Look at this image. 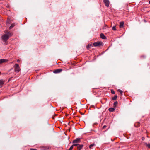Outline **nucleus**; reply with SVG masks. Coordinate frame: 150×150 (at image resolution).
Returning a JSON list of instances; mask_svg holds the SVG:
<instances>
[{
  "instance_id": "f257e3e1",
  "label": "nucleus",
  "mask_w": 150,
  "mask_h": 150,
  "mask_svg": "<svg viewBox=\"0 0 150 150\" xmlns=\"http://www.w3.org/2000/svg\"><path fill=\"white\" fill-rule=\"evenodd\" d=\"M5 34L1 36V40L4 42H6L9 39L10 37L12 35V33L8 32H5Z\"/></svg>"
},
{
  "instance_id": "f03ea898",
  "label": "nucleus",
  "mask_w": 150,
  "mask_h": 150,
  "mask_svg": "<svg viewBox=\"0 0 150 150\" xmlns=\"http://www.w3.org/2000/svg\"><path fill=\"white\" fill-rule=\"evenodd\" d=\"M20 70V67L19 65L16 64L15 66V71L16 72H19Z\"/></svg>"
},
{
  "instance_id": "7ed1b4c3",
  "label": "nucleus",
  "mask_w": 150,
  "mask_h": 150,
  "mask_svg": "<svg viewBox=\"0 0 150 150\" xmlns=\"http://www.w3.org/2000/svg\"><path fill=\"white\" fill-rule=\"evenodd\" d=\"M101 42H97L94 43L93 44V45L95 47L101 45Z\"/></svg>"
},
{
  "instance_id": "20e7f679",
  "label": "nucleus",
  "mask_w": 150,
  "mask_h": 150,
  "mask_svg": "<svg viewBox=\"0 0 150 150\" xmlns=\"http://www.w3.org/2000/svg\"><path fill=\"white\" fill-rule=\"evenodd\" d=\"M103 2L106 6L108 7L109 6V1L108 0H104Z\"/></svg>"
},
{
  "instance_id": "39448f33",
  "label": "nucleus",
  "mask_w": 150,
  "mask_h": 150,
  "mask_svg": "<svg viewBox=\"0 0 150 150\" xmlns=\"http://www.w3.org/2000/svg\"><path fill=\"white\" fill-rule=\"evenodd\" d=\"M80 141V139H76L75 140H74L73 141V143H79Z\"/></svg>"
},
{
  "instance_id": "423d86ee",
  "label": "nucleus",
  "mask_w": 150,
  "mask_h": 150,
  "mask_svg": "<svg viewBox=\"0 0 150 150\" xmlns=\"http://www.w3.org/2000/svg\"><path fill=\"white\" fill-rule=\"evenodd\" d=\"M5 82V81L2 79L0 80V88H1Z\"/></svg>"
},
{
  "instance_id": "0eeeda50",
  "label": "nucleus",
  "mask_w": 150,
  "mask_h": 150,
  "mask_svg": "<svg viewBox=\"0 0 150 150\" xmlns=\"http://www.w3.org/2000/svg\"><path fill=\"white\" fill-rule=\"evenodd\" d=\"M62 69H56L54 71V72L55 73H59L62 71Z\"/></svg>"
},
{
  "instance_id": "6e6552de",
  "label": "nucleus",
  "mask_w": 150,
  "mask_h": 150,
  "mask_svg": "<svg viewBox=\"0 0 150 150\" xmlns=\"http://www.w3.org/2000/svg\"><path fill=\"white\" fill-rule=\"evenodd\" d=\"M100 37L103 39H106V37L103 33H101L100 34Z\"/></svg>"
},
{
  "instance_id": "1a4fd4ad",
  "label": "nucleus",
  "mask_w": 150,
  "mask_h": 150,
  "mask_svg": "<svg viewBox=\"0 0 150 150\" xmlns=\"http://www.w3.org/2000/svg\"><path fill=\"white\" fill-rule=\"evenodd\" d=\"M77 147V148L78 149V150H80L83 147V145H79Z\"/></svg>"
},
{
  "instance_id": "9d476101",
  "label": "nucleus",
  "mask_w": 150,
  "mask_h": 150,
  "mask_svg": "<svg viewBox=\"0 0 150 150\" xmlns=\"http://www.w3.org/2000/svg\"><path fill=\"white\" fill-rule=\"evenodd\" d=\"M124 25V22H120V27L121 28Z\"/></svg>"
},
{
  "instance_id": "9b49d317",
  "label": "nucleus",
  "mask_w": 150,
  "mask_h": 150,
  "mask_svg": "<svg viewBox=\"0 0 150 150\" xmlns=\"http://www.w3.org/2000/svg\"><path fill=\"white\" fill-rule=\"evenodd\" d=\"M115 110V109L113 108H110L109 109V111L110 112H113Z\"/></svg>"
},
{
  "instance_id": "f8f14e48",
  "label": "nucleus",
  "mask_w": 150,
  "mask_h": 150,
  "mask_svg": "<svg viewBox=\"0 0 150 150\" xmlns=\"http://www.w3.org/2000/svg\"><path fill=\"white\" fill-rule=\"evenodd\" d=\"M95 146V144H91V145H90L89 146V147L90 149H92V147L93 146Z\"/></svg>"
},
{
  "instance_id": "ddd939ff",
  "label": "nucleus",
  "mask_w": 150,
  "mask_h": 150,
  "mask_svg": "<svg viewBox=\"0 0 150 150\" xmlns=\"http://www.w3.org/2000/svg\"><path fill=\"white\" fill-rule=\"evenodd\" d=\"M117 91L120 93L121 95H122V94L123 93V91L119 89L117 90Z\"/></svg>"
},
{
  "instance_id": "4468645a",
  "label": "nucleus",
  "mask_w": 150,
  "mask_h": 150,
  "mask_svg": "<svg viewBox=\"0 0 150 150\" xmlns=\"http://www.w3.org/2000/svg\"><path fill=\"white\" fill-rule=\"evenodd\" d=\"M117 96L115 95L112 98V99L113 100H115L117 99Z\"/></svg>"
},
{
  "instance_id": "2eb2a0df",
  "label": "nucleus",
  "mask_w": 150,
  "mask_h": 150,
  "mask_svg": "<svg viewBox=\"0 0 150 150\" xmlns=\"http://www.w3.org/2000/svg\"><path fill=\"white\" fill-rule=\"evenodd\" d=\"M145 144L146 145L147 147L150 149V144H148L146 143H145Z\"/></svg>"
},
{
  "instance_id": "dca6fc26",
  "label": "nucleus",
  "mask_w": 150,
  "mask_h": 150,
  "mask_svg": "<svg viewBox=\"0 0 150 150\" xmlns=\"http://www.w3.org/2000/svg\"><path fill=\"white\" fill-rule=\"evenodd\" d=\"M15 25L14 23L12 24L10 26V27L9 29H12L15 26Z\"/></svg>"
},
{
  "instance_id": "f3484780",
  "label": "nucleus",
  "mask_w": 150,
  "mask_h": 150,
  "mask_svg": "<svg viewBox=\"0 0 150 150\" xmlns=\"http://www.w3.org/2000/svg\"><path fill=\"white\" fill-rule=\"evenodd\" d=\"M6 61V60H5L4 59H0V64L3 63Z\"/></svg>"
},
{
  "instance_id": "a211bd4d",
  "label": "nucleus",
  "mask_w": 150,
  "mask_h": 150,
  "mask_svg": "<svg viewBox=\"0 0 150 150\" xmlns=\"http://www.w3.org/2000/svg\"><path fill=\"white\" fill-rule=\"evenodd\" d=\"M140 124L139 123H135L134 124V125L136 127H138L139 126Z\"/></svg>"
},
{
  "instance_id": "6ab92c4d",
  "label": "nucleus",
  "mask_w": 150,
  "mask_h": 150,
  "mask_svg": "<svg viewBox=\"0 0 150 150\" xmlns=\"http://www.w3.org/2000/svg\"><path fill=\"white\" fill-rule=\"evenodd\" d=\"M118 103V102L117 101L115 102L114 103V107H115L117 105V104Z\"/></svg>"
},
{
  "instance_id": "aec40b11",
  "label": "nucleus",
  "mask_w": 150,
  "mask_h": 150,
  "mask_svg": "<svg viewBox=\"0 0 150 150\" xmlns=\"http://www.w3.org/2000/svg\"><path fill=\"white\" fill-rule=\"evenodd\" d=\"M111 93L112 94H115V92L113 90H111Z\"/></svg>"
},
{
  "instance_id": "412c9836",
  "label": "nucleus",
  "mask_w": 150,
  "mask_h": 150,
  "mask_svg": "<svg viewBox=\"0 0 150 150\" xmlns=\"http://www.w3.org/2000/svg\"><path fill=\"white\" fill-rule=\"evenodd\" d=\"M112 29L113 30H116L115 26H114L112 28Z\"/></svg>"
},
{
  "instance_id": "4be33fe9",
  "label": "nucleus",
  "mask_w": 150,
  "mask_h": 150,
  "mask_svg": "<svg viewBox=\"0 0 150 150\" xmlns=\"http://www.w3.org/2000/svg\"><path fill=\"white\" fill-rule=\"evenodd\" d=\"M73 146L72 145L71 147H70V148L69 149V150H72V149H73Z\"/></svg>"
},
{
  "instance_id": "5701e85b",
  "label": "nucleus",
  "mask_w": 150,
  "mask_h": 150,
  "mask_svg": "<svg viewBox=\"0 0 150 150\" xmlns=\"http://www.w3.org/2000/svg\"><path fill=\"white\" fill-rule=\"evenodd\" d=\"M91 45V44L90 45H88L87 47V48L88 49L90 46H92H92Z\"/></svg>"
},
{
  "instance_id": "b1692460",
  "label": "nucleus",
  "mask_w": 150,
  "mask_h": 150,
  "mask_svg": "<svg viewBox=\"0 0 150 150\" xmlns=\"http://www.w3.org/2000/svg\"><path fill=\"white\" fill-rule=\"evenodd\" d=\"M72 145L74 147V146H77L78 145V144H74Z\"/></svg>"
},
{
  "instance_id": "393cba45",
  "label": "nucleus",
  "mask_w": 150,
  "mask_h": 150,
  "mask_svg": "<svg viewBox=\"0 0 150 150\" xmlns=\"http://www.w3.org/2000/svg\"><path fill=\"white\" fill-rule=\"evenodd\" d=\"M106 127V125H104V126L103 127V128H105Z\"/></svg>"
},
{
  "instance_id": "a878e982",
  "label": "nucleus",
  "mask_w": 150,
  "mask_h": 150,
  "mask_svg": "<svg viewBox=\"0 0 150 150\" xmlns=\"http://www.w3.org/2000/svg\"><path fill=\"white\" fill-rule=\"evenodd\" d=\"M144 139V137H142V140H143Z\"/></svg>"
},
{
  "instance_id": "bb28decb",
  "label": "nucleus",
  "mask_w": 150,
  "mask_h": 150,
  "mask_svg": "<svg viewBox=\"0 0 150 150\" xmlns=\"http://www.w3.org/2000/svg\"><path fill=\"white\" fill-rule=\"evenodd\" d=\"M20 60H19V59H18L17 60V61L18 62H20Z\"/></svg>"
},
{
  "instance_id": "cd10ccee",
  "label": "nucleus",
  "mask_w": 150,
  "mask_h": 150,
  "mask_svg": "<svg viewBox=\"0 0 150 150\" xmlns=\"http://www.w3.org/2000/svg\"><path fill=\"white\" fill-rule=\"evenodd\" d=\"M105 27H104L103 28V29H105Z\"/></svg>"
},
{
  "instance_id": "c85d7f7f",
  "label": "nucleus",
  "mask_w": 150,
  "mask_h": 150,
  "mask_svg": "<svg viewBox=\"0 0 150 150\" xmlns=\"http://www.w3.org/2000/svg\"><path fill=\"white\" fill-rule=\"evenodd\" d=\"M149 3L150 4V1H149Z\"/></svg>"
}]
</instances>
